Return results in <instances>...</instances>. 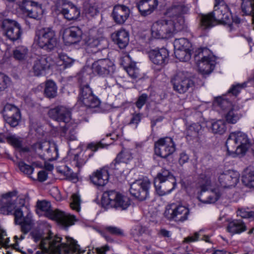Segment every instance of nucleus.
<instances>
[{"instance_id": "obj_1", "label": "nucleus", "mask_w": 254, "mask_h": 254, "mask_svg": "<svg viewBox=\"0 0 254 254\" xmlns=\"http://www.w3.org/2000/svg\"><path fill=\"white\" fill-rule=\"evenodd\" d=\"M16 195V192L14 191L3 194L0 199V203L2 204L0 211L4 214H14L15 223L21 226V232L23 233L21 239H24L33 225L32 213L29 208L25 205L24 197L19 196L15 202L12 200V197Z\"/></svg>"}, {"instance_id": "obj_2", "label": "nucleus", "mask_w": 254, "mask_h": 254, "mask_svg": "<svg viewBox=\"0 0 254 254\" xmlns=\"http://www.w3.org/2000/svg\"><path fill=\"white\" fill-rule=\"evenodd\" d=\"M32 239L39 243L40 249L50 254H69L68 248L63 247L62 246V238L57 236H54L50 232L48 236L44 237L42 231L34 230L30 233Z\"/></svg>"}, {"instance_id": "obj_3", "label": "nucleus", "mask_w": 254, "mask_h": 254, "mask_svg": "<svg viewBox=\"0 0 254 254\" xmlns=\"http://www.w3.org/2000/svg\"><path fill=\"white\" fill-rule=\"evenodd\" d=\"M186 27V23L180 18L179 24L167 19H161L154 22L151 27L153 37L158 39H168Z\"/></svg>"}, {"instance_id": "obj_4", "label": "nucleus", "mask_w": 254, "mask_h": 254, "mask_svg": "<svg viewBox=\"0 0 254 254\" xmlns=\"http://www.w3.org/2000/svg\"><path fill=\"white\" fill-rule=\"evenodd\" d=\"M37 212H43L46 217L57 221L62 226L67 228L74 224L77 219L73 215H71L59 209L53 210L51 208V203L46 200H38L37 202Z\"/></svg>"}, {"instance_id": "obj_5", "label": "nucleus", "mask_w": 254, "mask_h": 254, "mask_svg": "<svg viewBox=\"0 0 254 254\" xmlns=\"http://www.w3.org/2000/svg\"><path fill=\"white\" fill-rule=\"evenodd\" d=\"M214 6L213 12L206 15H202L200 18V26L202 29L210 28L216 24V22L232 25V14L226 4Z\"/></svg>"}, {"instance_id": "obj_6", "label": "nucleus", "mask_w": 254, "mask_h": 254, "mask_svg": "<svg viewBox=\"0 0 254 254\" xmlns=\"http://www.w3.org/2000/svg\"><path fill=\"white\" fill-rule=\"evenodd\" d=\"M226 146L230 155L233 157L243 156L250 147L251 142L246 133L242 131H234L230 133Z\"/></svg>"}, {"instance_id": "obj_7", "label": "nucleus", "mask_w": 254, "mask_h": 254, "mask_svg": "<svg viewBox=\"0 0 254 254\" xmlns=\"http://www.w3.org/2000/svg\"><path fill=\"white\" fill-rule=\"evenodd\" d=\"M154 184L157 193L162 196L170 193L175 188L176 181L169 170L163 169L155 178Z\"/></svg>"}, {"instance_id": "obj_8", "label": "nucleus", "mask_w": 254, "mask_h": 254, "mask_svg": "<svg viewBox=\"0 0 254 254\" xmlns=\"http://www.w3.org/2000/svg\"><path fill=\"white\" fill-rule=\"evenodd\" d=\"M34 42L41 49L50 52L53 50L57 45L56 33L50 27L38 29L36 31Z\"/></svg>"}, {"instance_id": "obj_9", "label": "nucleus", "mask_w": 254, "mask_h": 254, "mask_svg": "<svg viewBox=\"0 0 254 254\" xmlns=\"http://www.w3.org/2000/svg\"><path fill=\"white\" fill-rule=\"evenodd\" d=\"M194 59L199 71L202 74H209L215 67L216 58L210 54V51L207 48L196 50L194 54Z\"/></svg>"}, {"instance_id": "obj_10", "label": "nucleus", "mask_w": 254, "mask_h": 254, "mask_svg": "<svg viewBox=\"0 0 254 254\" xmlns=\"http://www.w3.org/2000/svg\"><path fill=\"white\" fill-rule=\"evenodd\" d=\"M102 201L103 204L120 210H126L130 205L128 197L114 190L104 192Z\"/></svg>"}, {"instance_id": "obj_11", "label": "nucleus", "mask_w": 254, "mask_h": 254, "mask_svg": "<svg viewBox=\"0 0 254 254\" xmlns=\"http://www.w3.org/2000/svg\"><path fill=\"white\" fill-rule=\"evenodd\" d=\"M189 209L182 205L171 203L166 206L164 216L170 220L183 222L188 219Z\"/></svg>"}, {"instance_id": "obj_12", "label": "nucleus", "mask_w": 254, "mask_h": 254, "mask_svg": "<svg viewBox=\"0 0 254 254\" xmlns=\"http://www.w3.org/2000/svg\"><path fill=\"white\" fill-rule=\"evenodd\" d=\"M175 150L176 145L171 137H161L154 143L155 154L162 158H167L172 155Z\"/></svg>"}, {"instance_id": "obj_13", "label": "nucleus", "mask_w": 254, "mask_h": 254, "mask_svg": "<svg viewBox=\"0 0 254 254\" xmlns=\"http://www.w3.org/2000/svg\"><path fill=\"white\" fill-rule=\"evenodd\" d=\"M174 89L179 93L186 92L194 85L193 81L190 78L187 72L179 71L172 80Z\"/></svg>"}, {"instance_id": "obj_14", "label": "nucleus", "mask_w": 254, "mask_h": 254, "mask_svg": "<svg viewBox=\"0 0 254 254\" xmlns=\"http://www.w3.org/2000/svg\"><path fill=\"white\" fill-rule=\"evenodd\" d=\"M0 27L4 35L12 41L19 39L22 34L20 25L13 20L3 19L0 23Z\"/></svg>"}, {"instance_id": "obj_15", "label": "nucleus", "mask_w": 254, "mask_h": 254, "mask_svg": "<svg viewBox=\"0 0 254 254\" xmlns=\"http://www.w3.org/2000/svg\"><path fill=\"white\" fill-rule=\"evenodd\" d=\"M150 182L147 178L138 180L130 185V194L139 200H144L148 196Z\"/></svg>"}, {"instance_id": "obj_16", "label": "nucleus", "mask_w": 254, "mask_h": 254, "mask_svg": "<svg viewBox=\"0 0 254 254\" xmlns=\"http://www.w3.org/2000/svg\"><path fill=\"white\" fill-rule=\"evenodd\" d=\"M21 9L24 14L36 20L41 19L44 12L41 4L31 0H23Z\"/></svg>"}, {"instance_id": "obj_17", "label": "nucleus", "mask_w": 254, "mask_h": 254, "mask_svg": "<svg viewBox=\"0 0 254 254\" xmlns=\"http://www.w3.org/2000/svg\"><path fill=\"white\" fill-rule=\"evenodd\" d=\"M218 181L221 187L230 188L235 187L239 180V174L236 171L227 170L217 171Z\"/></svg>"}, {"instance_id": "obj_18", "label": "nucleus", "mask_w": 254, "mask_h": 254, "mask_svg": "<svg viewBox=\"0 0 254 254\" xmlns=\"http://www.w3.org/2000/svg\"><path fill=\"white\" fill-rule=\"evenodd\" d=\"M57 8L64 18L68 20L76 19L80 15L78 8L67 0H58Z\"/></svg>"}, {"instance_id": "obj_19", "label": "nucleus", "mask_w": 254, "mask_h": 254, "mask_svg": "<svg viewBox=\"0 0 254 254\" xmlns=\"http://www.w3.org/2000/svg\"><path fill=\"white\" fill-rule=\"evenodd\" d=\"M4 120L11 127H16L21 119V114L19 109L15 106L7 104L1 111Z\"/></svg>"}, {"instance_id": "obj_20", "label": "nucleus", "mask_w": 254, "mask_h": 254, "mask_svg": "<svg viewBox=\"0 0 254 254\" xmlns=\"http://www.w3.org/2000/svg\"><path fill=\"white\" fill-rule=\"evenodd\" d=\"M48 115L50 118L63 125L69 123L71 119L70 110L63 106H58L50 109Z\"/></svg>"}, {"instance_id": "obj_21", "label": "nucleus", "mask_w": 254, "mask_h": 254, "mask_svg": "<svg viewBox=\"0 0 254 254\" xmlns=\"http://www.w3.org/2000/svg\"><path fill=\"white\" fill-rule=\"evenodd\" d=\"M86 70H92L93 74L106 75L114 72L113 64L108 60H100L94 62L92 67H87Z\"/></svg>"}, {"instance_id": "obj_22", "label": "nucleus", "mask_w": 254, "mask_h": 254, "mask_svg": "<svg viewBox=\"0 0 254 254\" xmlns=\"http://www.w3.org/2000/svg\"><path fill=\"white\" fill-rule=\"evenodd\" d=\"M189 8L183 4L176 3L173 4L166 11V15L171 18L170 20L175 24H179V19L182 18L185 22L183 15L188 12Z\"/></svg>"}, {"instance_id": "obj_23", "label": "nucleus", "mask_w": 254, "mask_h": 254, "mask_svg": "<svg viewBox=\"0 0 254 254\" xmlns=\"http://www.w3.org/2000/svg\"><path fill=\"white\" fill-rule=\"evenodd\" d=\"M82 32L78 27H70L64 30L63 38L67 45H71L79 42Z\"/></svg>"}, {"instance_id": "obj_24", "label": "nucleus", "mask_w": 254, "mask_h": 254, "mask_svg": "<svg viewBox=\"0 0 254 254\" xmlns=\"http://www.w3.org/2000/svg\"><path fill=\"white\" fill-rule=\"evenodd\" d=\"M149 57L154 64L162 66L168 62L169 52L165 48L152 50L149 52Z\"/></svg>"}, {"instance_id": "obj_25", "label": "nucleus", "mask_w": 254, "mask_h": 254, "mask_svg": "<svg viewBox=\"0 0 254 254\" xmlns=\"http://www.w3.org/2000/svg\"><path fill=\"white\" fill-rule=\"evenodd\" d=\"M130 13L129 8L124 5H117L113 8L112 17L115 22L122 24L128 18Z\"/></svg>"}, {"instance_id": "obj_26", "label": "nucleus", "mask_w": 254, "mask_h": 254, "mask_svg": "<svg viewBox=\"0 0 254 254\" xmlns=\"http://www.w3.org/2000/svg\"><path fill=\"white\" fill-rule=\"evenodd\" d=\"M215 170L208 168L204 170L199 175V183L201 193L207 190V187L211 186L215 180Z\"/></svg>"}, {"instance_id": "obj_27", "label": "nucleus", "mask_w": 254, "mask_h": 254, "mask_svg": "<svg viewBox=\"0 0 254 254\" xmlns=\"http://www.w3.org/2000/svg\"><path fill=\"white\" fill-rule=\"evenodd\" d=\"M51 59L46 56L39 57L34 62L33 70L36 76L40 75L43 72L49 68L51 64Z\"/></svg>"}, {"instance_id": "obj_28", "label": "nucleus", "mask_w": 254, "mask_h": 254, "mask_svg": "<svg viewBox=\"0 0 254 254\" xmlns=\"http://www.w3.org/2000/svg\"><path fill=\"white\" fill-rule=\"evenodd\" d=\"M109 174L106 168H102L94 172L90 176V180L97 186H104L109 181Z\"/></svg>"}, {"instance_id": "obj_29", "label": "nucleus", "mask_w": 254, "mask_h": 254, "mask_svg": "<svg viewBox=\"0 0 254 254\" xmlns=\"http://www.w3.org/2000/svg\"><path fill=\"white\" fill-rule=\"evenodd\" d=\"M242 116V111L235 106L225 111L223 114V118L226 122L232 125L236 124Z\"/></svg>"}, {"instance_id": "obj_30", "label": "nucleus", "mask_w": 254, "mask_h": 254, "mask_svg": "<svg viewBox=\"0 0 254 254\" xmlns=\"http://www.w3.org/2000/svg\"><path fill=\"white\" fill-rule=\"evenodd\" d=\"M62 244H63L62 246V248L64 247L68 248L69 254H83L85 252V250H81L79 246L77 244V242L71 238L66 237V242L62 243ZM62 249L63 250V248ZM41 250L42 251H37L35 254H50L49 253H47L42 250Z\"/></svg>"}, {"instance_id": "obj_31", "label": "nucleus", "mask_w": 254, "mask_h": 254, "mask_svg": "<svg viewBox=\"0 0 254 254\" xmlns=\"http://www.w3.org/2000/svg\"><path fill=\"white\" fill-rule=\"evenodd\" d=\"M158 5L157 0H142L137 4L138 9L142 15L151 14Z\"/></svg>"}, {"instance_id": "obj_32", "label": "nucleus", "mask_w": 254, "mask_h": 254, "mask_svg": "<svg viewBox=\"0 0 254 254\" xmlns=\"http://www.w3.org/2000/svg\"><path fill=\"white\" fill-rule=\"evenodd\" d=\"M60 135L69 140L76 139L75 127L70 126L69 123L66 125H60L58 127Z\"/></svg>"}, {"instance_id": "obj_33", "label": "nucleus", "mask_w": 254, "mask_h": 254, "mask_svg": "<svg viewBox=\"0 0 254 254\" xmlns=\"http://www.w3.org/2000/svg\"><path fill=\"white\" fill-rule=\"evenodd\" d=\"M113 40L121 49L125 48L129 42L128 33L125 30H120L112 35Z\"/></svg>"}, {"instance_id": "obj_34", "label": "nucleus", "mask_w": 254, "mask_h": 254, "mask_svg": "<svg viewBox=\"0 0 254 254\" xmlns=\"http://www.w3.org/2000/svg\"><path fill=\"white\" fill-rule=\"evenodd\" d=\"M227 229L231 234H240L247 229V227L241 219H235L229 222Z\"/></svg>"}, {"instance_id": "obj_35", "label": "nucleus", "mask_w": 254, "mask_h": 254, "mask_svg": "<svg viewBox=\"0 0 254 254\" xmlns=\"http://www.w3.org/2000/svg\"><path fill=\"white\" fill-rule=\"evenodd\" d=\"M132 158L131 153L126 150H122L118 155L114 161L111 164L110 166L113 169H117V165L120 163H127Z\"/></svg>"}, {"instance_id": "obj_36", "label": "nucleus", "mask_w": 254, "mask_h": 254, "mask_svg": "<svg viewBox=\"0 0 254 254\" xmlns=\"http://www.w3.org/2000/svg\"><path fill=\"white\" fill-rule=\"evenodd\" d=\"M229 96H227V94L223 96L218 97L215 98L214 101V104L218 106L222 110H224V112L230 109L233 106L232 104V101L233 100L231 98L230 100L228 99Z\"/></svg>"}, {"instance_id": "obj_37", "label": "nucleus", "mask_w": 254, "mask_h": 254, "mask_svg": "<svg viewBox=\"0 0 254 254\" xmlns=\"http://www.w3.org/2000/svg\"><path fill=\"white\" fill-rule=\"evenodd\" d=\"M44 94L49 98H54L57 96V87L54 81L48 80L46 82Z\"/></svg>"}, {"instance_id": "obj_38", "label": "nucleus", "mask_w": 254, "mask_h": 254, "mask_svg": "<svg viewBox=\"0 0 254 254\" xmlns=\"http://www.w3.org/2000/svg\"><path fill=\"white\" fill-rule=\"evenodd\" d=\"M93 94L92 90L88 84L82 85L78 95V102L88 104L87 97Z\"/></svg>"}, {"instance_id": "obj_39", "label": "nucleus", "mask_w": 254, "mask_h": 254, "mask_svg": "<svg viewBox=\"0 0 254 254\" xmlns=\"http://www.w3.org/2000/svg\"><path fill=\"white\" fill-rule=\"evenodd\" d=\"M207 198L206 199L202 198V193L198 196L199 201L204 203H212L215 202L220 197V194L217 190H211L208 191L206 193Z\"/></svg>"}, {"instance_id": "obj_40", "label": "nucleus", "mask_w": 254, "mask_h": 254, "mask_svg": "<svg viewBox=\"0 0 254 254\" xmlns=\"http://www.w3.org/2000/svg\"><path fill=\"white\" fill-rule=\"evenodd\" d=\"M226 122L225 120L220 119L212 123L211 128L214 133L223 134L226 130Z\"/></svg>"}, {"instance_id": "obj_41", "label": "nucleus", "mask_w": 254, "mask_h": 254, "mask_svg": "<svg viewBox=\"0 0 254 254\" xmlns=\"http://www.w3.org/2000/svg\"><path fill=\"white\" fill-rule=\"evenodd\" d=\"M84 12L88 18L93 17L99 13L98 8L96 3L85 4Z\"/></svg>"}, {"instance_id": "obj_42", "label": "nucleus", "mask_w": 254, "mask_h": 254, "mask_svg": "<svg viewBox=\"0 0 254 254\" xmlns=\"http://www.w3.org/2000/svg\"><path fill=\"white\" fill-rule=\"evenodd\" d=\"M23 234L22 232V235ZM21 234L18 236L16 235L14 237V239L15 241V243L13 244H9V239L8 238H5L0 240V251L1 250V247H4L5 248H9V247H12L14 249H17V247L18 246V240H22L23 239H21ZM0 254H3V253L0 252Z\"/></svg>"}, {"instance_id": "obj_43", "label": "nucleus", "mask_w": 254, "mask_h": 254, "mask_svg": "<svg viewBox=\"0 0 254 254\" xmlns=\"http://www.w3.org/2000/svg\"><path fill=\"white\" fill-rule=\"evenodd\" d=\"M247 82H245L242 84H236L232 85L231 87L228 91L227 96H229L231 98L234 99L241 92V90L246 87Z\"/></svg>"}, {"instance_id": "obj_44", "label": "nucleus", "mask_w": 254, "mask_h": 254, "mask_svg": "<svg viewBox=\"0 0 254 254\" xmlns=\"http://www.w3.org/2000/svg\"><path fill=\"white\" fill-rule=\"evenodd\" d=\"M199 240L209 242V237L208 236L203 235L202 231L200 230L198 232H195L193 236H190L185 238L183 242L185 243H190Z\"/></svg>"}, {"instance_id": "obj_45", "label": "nucleus", "mask_w": 254, "mask_h": 254, "mask_svg": "<svg viewBox=\"0 0 254 254\" xmlns=\"http://www.w3.org/2000/svg\"><path fill=\"white\" fill-rule=\"evenodd\" d=\"M242 182L248 187L254 188V171H246L243 175Z\"/></svg>"}, {"instance_id": "obj_46", "label": "nucleus", "mask_w": 254, "mask_h": 254, "mask_svg": "<svg viewBox=\"0 0 254 254\" xmlns=\"http://www.w3.org/2000/svg\"><path fill=\"white\" fill-rule=\"evenodd\" d=\"M201 127L199 124H192L189 126L186 130V135L192 137H195L197 136L199 131L201 130Z\"/></svg>"}, {"instance_id": "obj_47", "label": "nucleus", "mask_w": 254, "mask_h": 254, "mask_svg": "<svg viewBox=\"0 0 254 254\" xmlns=\"http://www.w3.org/2000/svg\"><path fill=\"white\" fill-rule=\"evenodd\" d=\"M28 50L24 46H19L13 51V56L18 60L25 59L28 54Z\"/></svg>"}, {"instance_id": "obj_48", "label": "nucleus", "mask_w": 254, "mask_h": 254, "mask_svg": "<svg viewBox=\"0 0 254 254\" xmlns=\"http://www.w3.org/2000/svg\"><path fill=\"white\" fill-rule=\"evenodd\" d=\"M174 54L177 59L183 62L189 60L190 57L189 49H174Z\"/></svg>"}, {"instance_id": "obj_49", "label": "nucleus", "mask_w": 254, "mask_h": 254, "mask_svg": "<svg viewBox=\"0 0 254 254\" xmlns=\"http://www.w3.org/2000/svg\"><path fill=\"white\" fill-rule=\"evenodd\" d=\"M174 49L189 50L190 43L186 38L177 39L174 42Z\"/></svg>"}, {"instance_id": "obj_50", "label": "nucleus", "mask_w": 254, "mask_h": 254, "mask_svg": "<svg viewBox=\"0 0 254 254\" xmlns=\"http://www.w3.org/2000/svg\"><path fill=\"white\" fill-rule=\"evenodd\" d=\"M88 104L82 103L87 108H94L98 107L100 104V100L93 94L87 97Z\"/></svg>"}, {"instance_id": "obj_51", "label": "nucleus", "mask_w": 254, "mask_h": 254, "mask_svg": "<svg viewBox=\"0 0 254 254\" xmlns=\"http://www.w3.org/2000/svg\"><path fill=\"white\" fill-rule=\"evenodd\" d=\"M103 40H101L99 38L93 37H89L86 42L87 49L89 50V48H98L100 46Z\"/></svg>"}, {"instance_id": "obj_52", "label": "nucleus", "mask_w": 254, "mask_h": 254, "mask_svg": "<svg viewBox=\"0 0 254 254\" xmlns=\"http://www.w3.org/2000/svg\"><path fill=\"white\" fill-rule=\"evenodd\" d=\"M80 201L79 196L75 193L73 194L72 195V200L70 203L71 208L77 212L79 211L80 209Z\"/></svg>"}, {"instance_id": "obj_53", "label": "nucleus", "mask_w": 254, "mask_h": 254, "mask_svg": "<svg viewBox=\"0 0 254 254\" xmlns=\"http://www.w3.org/2000/svg\"><path fill=\"white\" fill-rule=\"evenodd\" d=\"M128 75L132 78H136L139 76V69L135 64H130L126 68Z\"/></svg>"}, {"instance_id": "obj_54", "label": "nucleus", "mask_w": 254, "mask_h": 254, "mask_svg": "<svg viewBox=\"0 0 254 254\" xmlns=\"http://www.w3.org/2000/svg\"><path fill=\"white\" fill-rule=\"evenodd\" d=\"M18 166L22 172L28 175H31L34 171V168L31 166L26 164L23 161L19 162Z\"/></svg>"}, {"instance_id": "obj_55", "label": "nucleus", "mask_w": 254, "mask_h": 254, "mask_svg": "<svg viewBox=\"0 0 254 254\" xmlns=\"http://www.w3.org/2000/svg\"><path fill=\"white\" fill-rule=\"evenodd\" d=\"M59 58L61 61L63 62L64 67H70L74 62V60L71 58L68 57L66 54H59Z\"/></svg>"}, {"instance_id": "obj_56", "label": "nucleus", "mask_w": 254, "mask_h": 254, "mask_svg": "<svg viewBox=\"0 0 254 254\" xmlns=\"http://www.w3.org/2000/svg\"><path fill=\"white\" fill-rule=\"evenodd\" d=\"M10 82L9 78L6 75L0 73V92L4 90Z\"/></svg>"}, {"instance_id": "obj_57", "label": "nucleus", "mask_w": 254, "mask_h": 254, "mask_svg": "<svg viewBox=\"0 0 254 254\" xmlns=\"http://www.w3.org/2000/svg\"><path fill=\"white\" fill-rule=\"evenodd\" d=\"M8 142L16 148H20L22 145L21 139L15 135H10L7 137Z\"/></svg>"}, {"instance_id": "obj_58", "label": "nucleus", "mask_w": 254, "mask_h": 254, "mask_svg": "<svg viewBox=\"0 0 254 254\" xmlns=\"http://www.w3.org/2000/svg\"><path fill=\"white\" fill-rule=\"evenodd\" d=\"M105 230L107 232L114 235L122 236L124 234L123 231L117 227L107 226L105 228Z\"/></svg>"}, {"instance_id": "obj_59", "label": "nucleus", "mask_w": 254, "mask_h": 254, "mask_svg": "<svg viewBox=\"0 0 254 254\" xmlns=\"http://www.w3.org/2000/svg\"><path fill=\"white\" fill-rule=\"evenodd\" d=\"M86 67L84 68L78 75V81L81 82V84H83L84 83H87V81L90 78V76L87 73V72L89 70H86Z\"/></svg>"}, {"instance_id": "obj_60", "label": "nucleus", "mask_w": 254, "mask_h": 254, "mask_svg": "<svg viewBox=\"0 0 254 254\" xmlns=\"http://www.w3.org/2000/svg\"><path fill=\"white\" fill-rule=\"evenodd\" d=\"M147 99L148 95L146 94L143 93L140 95L138 97L136 102H135V105L137 108L138 109H141L143 105L145 104Z\"/></svg>"}, {"instance_id": "obj_61", "label": "nucleus", "mask_w": 254, "mask_h": 254, "mask_svg": "<svg viewBox=\"0 0 254 254\" xmlns=\"http://www.w3.org/2000/svg\"><path fill=\"white\" fill-rule=\"evenodd\" d=\"M142 114L140 113L133 114L131 120L129 123V125H134L135 128L137 127L138 124L141 119Z\"/></svg>"}, {"instance_id": "obj_62", "label": "nucleus", "mask_w": 254, "mask_h": 254, "mask_svg": "<svg viewBox=\"0 0 254 254\" xmlns=\"http://www.w3.org/2000/svg\"><path fill=\"white\" fill-rule=\"evenodd\" d=\"M58 147L57 145L53 143L51 144V145L47 149V153H50L51 152L53 151L55 153V156L53 157L55 159H56L58 157Z\"/></svg>"}, {"instance_id": "obj_63", "label": "nucleus", "mask_w": 254, "mask_h": 254, "mask_svg": "<svg viewBox=\"0 0 254 254\" xmlns=\"http://www.w3.org/2000/svg\"><path fill=\"white\" fill-rule=\"evenodd\" d=\"M136 230L138 231L139 235H141L143 234L150 235L151 234V230L145 226H138L136 227Z\"/></svg>"}, {"instance_id": "obj_64", "label": "nucleus", "mask_w": 254, "mask_h": 254, "mask_svg": "<svg viewBox=\"0 0 254 254\" xmlns=\"http://www.w3.org/2000/svg\"><path fill=\"white\" fill-rule=\"evenodd\" d=\"M43 146L41 143H36L33 145L32 149L36 154L40 155L41 153V150L43 149Z\"/></svg>"}]
</instances>
